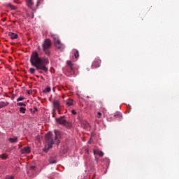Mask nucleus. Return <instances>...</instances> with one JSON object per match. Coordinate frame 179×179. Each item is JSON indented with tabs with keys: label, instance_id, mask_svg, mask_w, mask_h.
<instances>
[{
	"label": "nucleus",
	"instance_id": "obj_1",
	"mask_svg": "<svg viewBox=\"0 0 179 179\" xmlns=\"http://www.w3.org/2000/svg\"><path fill=\"white\" fill-rule=\"evenodd\" d=\"M31 65L36 67V71L39 73H43V72H48V68L45 66L50 64V60L48 58L40 57L37 52H33L30 57Z\"/></svg>",
	"mask_w": 179,
	"mask_h": 179
},
{
	"label": "nucleus",
	"instance_id": "obj_2",
	"mask_svg": "<svg viewBox=\"0 0 179 179\" xmlns=\"http://www.w3.org/2000/svg\"><path fill=\"white\" fill-rule=\"evenodd\" d=\"M55 134H52L50 131H49L48 134L45 136V145L43 148V152H45L47 153L51 148H52L53 145H59L60 141L59 138L62 136L61 131L55 129L54 130Z\"/></svg>",
	"mask_w": 179,
	"mask_h": 179
},
{
	"label": "nucleus",
	"instance_id": "obj_3",
	"mask_svg": "<svg viewBox=\"0 0 179 179\" xmlns=\"http://www.w3.org/2000/svg\"><path fill=\"white\" fill-rule=\"evenodd\" d=\"M52 45V43H51V40H50L49 38L45 39L42 44L43 51L46 55H48V57H50V55H51V51H50V50H51Z\"/></svg>",
	"mask_w": 179,
	"mask_h": 179
},
{
	"label": "nucleus",
	"instance_id": "obj_4",
	"mask_svg": "<svg viewBox=\"0 0 179 179\" xmlns=\"http://www.w3.org/2000/svg\"><path fill=\"white\" fill-rule=\"evenodd\" d=\"M50 36L55 41V45L56 48L57 50H60V51H62L64 48H65V45L61 43V41L59 40V37L58 36V35L51 33Z\"/></svg>",
	"mask_w": 179,
	"mask_h": 179
},
{
	"label": "nucleus",
	"instance_id": "obj_5",
	"mask_svg": "<svg viewBox=\"0 0 179 179\" xmlns=\"http://www.w3.org/2000/svg\"><path fill=\"white\" fill-rule=\"evenodd\" d=\"M56 122L59 124L60 125H63V127H65L66 128H71L72 127V124L71 122L66 121L65 120V116H62L60 117H57L55 119Z\"/></svg>",
	"mask_w": 179,
	"mask_h": 179
},
{
	"label": "nucleus",
	"instance_id": "obj_6",
	"mask_svg": "<svg viewBox=\"0 0 179 179\" xmlns=\"http://www.w3.org/2000/svg\"><path fill=\"white\" fill-rule=\"evenodd\" d=\"M67 72H69L72 76H75V70L73 69V64L71 61L67 62Z\"/></svg>",
	"mask_w": 179,
	"mask_h": 179
},
{
	"label": "nucleus",
	"instance_id": "obj_7",
	"mask_svg": "<svg viewBox=\"0 0 179 179\" xmlns=\"http://www.w3.org/2000/svg\"><path fill=\"white\" fill-rule=\"evenodd\" d=\"M31 152V148L30 146H27L21 149V153L22 155H27Z\"/></svg>",
	"mask_w": 179,
	"mask_h": 179
},
{
	"label": "nucleus",
	"instance_id": "obj_8",
	"mask_svg": "<svg viewBox=\"0 0 179 179\" xmlns=\"http://www.w3.org/2000/svg\"><path fill=\"white\" fill-rule=\"evenodd\" d=\"M101 64V60L99 59H95L92 64V68H99L100 65Z\"/></svg>",
	"mask_w": 179,
	"mask_h": 179
},
{
	"label": "nucleus",
	"instance_id": "obj_9",
	"mask_svg": "<svg viewBox=\"0 0 179 179\" xmlns=\"http://www.w3.org/2000/svg\"><path fill=\"white\" fill-rule=\"evenodd\" d=\"M52 104L54 106V108L57 110H59V108L61 107V103L59 101L55 99L52 102Z\"/></svg>",
	"mask_w": 179,
	"mask_h": 179
},
{
	"label": "nucleus",
	"instance_id": "obj_10",
	"mask_svg": "<svg viewBox=\"0 0 179 179\" xmlns=\"http://www.w3.org/2000/svg\"><path fill=\"white\" fill-rule=\"evenodd\" d=\"M8 36H9L10 38H11V40H16V38H17V37H19L17 34H15L13 32H9Z\"/></svg>",
	"mask_w": 179,
	"mask_h": 179
},
{
	"label": "nucleus",
	"instance_id": "obj_11",
	"mask_svg": "<svg viewBox=\"0 0 179 179\" xmlns=\"http://www.w3.org/2000/svg\"><path fill=\"white\" fill-rule=\"evenodd\" d=\"M7 106H9V102L0 101V110H1V108H3V107H6Z\"/></svg>",
	"mask_w": 179,
	"mask_h": 179
},
{
	"label": "nucleus",
	"instance_id": "obj_12",
	"mask_svg": "<svg viewBox=\"0 0 179 179\" xmlns=\"http://www.w3.org/2000/svg\"><path fill=\"white\" fill-rule=\"evenodd\" d=\"M8 156H9V154L3 153V154L0 155V159H1V160H6V159H8Z\"/></svg>",
	"mask_w": 179,
	"mask_h": 179
},
{
	"label": "nucleus",
	"instance_id": "obj_13",
	"mask_svg": "<svg viewBox=\"0 0 179 179\" xmlns=\"http://www.w3.org/2000/svg\"><path fill=\"white\" fill-rule=\"evenodd\" d=\"M66 106H69V107H71V106H73V99L71 98L67 99Z\"/></svg>",
	"mask_w": 179,
	"mask_h": 179
},
{
	"label": "nucleus",
	"instance_id": "obj_14",
	"mask_svg": "<svg viewBox=\"0 0 179 179\" xmlns=\"http://www.w3.org/2000/svg\"><path fill=\"white\" fill-rule=\"evenodd\" d=\"M8 141L10 143H16L17 142V137L9 138Z\"/></svg>",
	"mask_w": 179,
	"mask_h": 179
},
{
	"label": "nucleus",
	"instance_id": "obj_15",
	"mask_svg": "<svg viewBox=\"0 0 179 179\" xmlns=\"http://www.w3.org/2000/svg\"><path fill=\"white\" fill-rule=\"evenodd\" d=\"M26 3L29 8H31V6H33V5H34L33 0H27Z\"/></svg>",
	"mask_w": 179,
	"mask_h": 179
},
{
	"label": "nucleus",
	"instance_id": "obj_16",
	"mask_svg": "<svg viewBox=\"0 0 179 179\" xmlns=\"http://www.w3.org/2000/svg\"><path fill=\"white\" fill-rule=\"evenodd\" d=\"M73 51L75 58L78 59V58H79V51L76 49H74Z\"/></svg>",
	"mask_w": 179,
	"mask_h": 179
},
{
	"label": "nucleus",
	"instance_id": "obj_17",
	"mask_svg": "<svg viewBox=\"0 0 179 179\" xmlns=\"http://www.w3.org/2000/svg\"><path fill=\"white\" fill-rule=\"evenodd\" d=\"M6 6L8 8H10V9H12L13 10H16V7L15 6L12 5V3H7Z\"/></svg>",
	"mask_w": 179,
	"mask_h": 179
},
{
	"label": "nucleus",
	"instance_id": "obj_18",
	"mask_svg": "<svg viewBox=\"0 0 179 179\" xmlns=\"http://www.w3.org/2000/svg\"><path fill=\"white\" fill-rule=\"evenodd\" d=\"M50 92H51V87H50V86H47V87H45L43 91V93H50Z\"/></svg>",
	"mask_w": 179,
	"mask_h": 179
},
{
	"label": "nucleus",
	"instance_id": "obj_19",
	"mask_svg": "<svg viewBox=\"0 0 179 179\" xmlns=\"http://www.w3.org/2000/svg\"><path fill=\"white\" fill-rule=\"evenodd\" d=\"M115 118H116V120H120L121 118H122V115L120 114V113H117L114 115Z\"/></svg>",
	"mask_w": 179,
	"mask_h": 179
},
{
	"label": "nucleus",
	"instance_id": "obj_20",
	"mask_svg": "<svg viewBox=\"0 0 179 179\" xmlns=\"http://www.w3.org/2000/svg\"><path fill=\"white\" fill-rule=\"evenodd\" d=\"M20 113H22V114H26V108H24V107H20Z\"/></svg>",
	"mask_w": 179,
	"mask_h": 179
},
{
	"label": "nucleus",
	"instance_id": "obj_21",
	"mask_svg": "<svg viewBox=\"0 0 179 179\" xmlns=\"http://www.w3.org/2000/svg\"><path fill=\"white\" fill-rule=\"evenodd\" d=\"M17 106H19L20 107H26V103L23 102H18L17 103Z\"/></svg>",
	"mask_w": 179,
	"mask_h": 179
},
{
	"label": "nucleus",
	"instance_id": "obj_22",
	"mask_svg": "<svg viewBox=\"0 0 179 179\" xmlns=\"http://www.w3.org/2000/svg\"><path fill=\"white\" fill-rule=\"evenodd\" d=\"M29 73L33 75V73H34V72H36V69L34 68H30L29 70Z\"/></svg>",
	"mask_w": 179,
	"mask_h": 179
},
{
	"label": "nucleus",
	"instance_id": "obj_23",
	"mask_svg": "<svg viewBox=\"0 0 179 179\" xmlns=\"http://www.w3.org/2000/svg\"><path fill=\"white\" fill-rule=\"evenodd\" d=\"M97 153L99 156H100V157H103V156H104V152H103L102 151H98Z\"/></svg>",
	"mask_w": 179,
	"mask_h": 179
},
{
	"label": "nucleus",
	"instance_id": "obj_24",
	"mask_svg": "<svg viewBox=\"0 0 179 179\" xmlns=\"http://www.w3.org/2000/svg\"><path fill=\"white\" fill-rule=\"evenodd\" d=\"M50 164H55V163H57V160L50 159Z\"/></svg>",
	"mask_w": 179,
	"mask_h": 179
},
{
	"label": "nucleus",
	"instance_id": "obj_25",
	"mask_svg": "<svg viewBox=\"0 0 179 179\" xmlns=\"http://www.w3.org/2000/svg\"><path fill=\"white\" fill-rule=\"evenodd\" d=\"M24 100V96H20L17 99V101H23Z\"/></svg>",
	"mask_w": 179,
	"mask_h": 179
},
{
	"label": "nucleus",
	"instance_id": "obj_26",
	"mask_svg": "<svg viewBox=\"0 0 179 179\" xmlns=\"http://www.w3.org/2000/svg\"><path fill=\"white\" fill-rule=\"evenodd\" d=\"M27 93H28V94L31 95V94H33V90H29L27 91Z\"/></svg>",
	"mask_w": 179,
	"mask_h": 179
},
{
	"label": "nucleus",
	"instance_id": "obj_27",
	"mask_svg": "<svg viewBox=\"0 0 179 179\" xmlns=\"http://www.w3.org/2000/svg\"><path fill=\"white\" fill-rule=\"evenodd\" d=\"M101 113L99 112L97 113V118H101Z\"/></svg>",
	"mask_w": 179,
	"mask_h": 179
},
{
	"label": "nucleus",
	"instance_id": "obj_28",
	"mask_svg": "<svg viewBox=\"0 0 179 179\" xmlns=\"http://www.w3.org/2000/svg\"><path fill=\"white\" fill-rule=\"evenodd\" d=\"M71 113L73 115H76V111L75 110H71Z\"/></svg>",
	"mask_w": 179,
	"mask_h": 179
},
{
	"label": "nucleus",
	"instance_id": "obj_29",
	"mask_svg": "<svg viewBox=\"0 0 179 179\" xmlns=\"http://www.w3.org/2000/svg\"><path fill=\"white\" fill-rule=\"evenodd\" d=\"M85 127H86V128H89L90 127V125L89 124L88 122H86L85 123Z\"/></svg>",
	"mask_w": 179,
	"mask_h": 179
},
{
	"label": "nucleus",
	"instance_id": "obj_30",
	"mask_svg": "<svg viewBox=\"0 0 179 179\" xmlns=\"http://www.w3.org/2000/svg\"><path fill=\"white\" fill-rule=\"evenodd\" d=\"M34 169H36L35 166H31V170H34Z\"/></svg>",
	"mask_w": 179,
	"mask_h": 179
},
{
	"label": "nucleus",
	"instance_id": "obj_31",
	"mask_svg": "<svg viewBox=\"0 0 179 179\" xmlns=\"http://www.w3.org/2000/svg\"><path fill=\"white\" fill-rule=\"evenodd\" d=\"M36 111H38V110L37 109V108H34V113H36Z\"/></svg>",
	"mask_w": 179,
	"mask_h": 179
},
{
	"label": "nucleus",
	"instance_id": "obj_32",
	"mask_svg": "<svg viewBox=\"0 0 179 179\" xmlns=\"http://www.w3.org/2000/svg\"><path fill=\"white\" fill-rule=\"evenodd\" d=\"M8 179H15L13 176H10Z\"/></svg>",
	"mask_w": 179,
	"mask_h": 179
},
{
	"label": "nucleus",
	"instance_id": "obj_33",
	"mask_svg": "<svg viewBox=\"0 0 179 179\" xmlns=\"http://www.w3.org/2000/svg\"><path fill=\"white\" fill-rule=\"evenodd\" d=\"M57 110H58L59 114H61V109L59 108V109H57Z\"/></svg>",
	"mask_w": 179,
	"mask_h": 179
},
{
	"label": "nucleus",
	"instance_id": "obj_34",
	"mask_svg": "<svg viewBox=\"0 0 179 179\" xmlns=\"http://www.w3.org/2000/svg\"><path fill=\"white\" fill-rule=\"evenodd\" d=\"M94 155H96V150H94Z\"/></svg>",
	"mask_w": 179,
	"mask_h": 179
},
{
	"label": "nucleus",
	"instance_id": "obj_35",
	"mask_svg": "<svg viewBox=\"0 0 179 179\" xmlns=\"http://www.w3.org/2000/svg\"><path fill=\"white\" fill-rule=\"evenodd\" d=\"M37 76V78H40L38 76Z\"/></svg>",
	"mask_w": 179,
	"mask_h": 179
},
{
	"label": "nucleus",
	"instance_id": "obj_36",
	"mask_svg": "<svg viewBox=\"0 0 179 179\" xmlns=\"http://www.w3.org/2000/svg\"><path fill=\"white\" fill-rule=\"evenodd\" d=\"M38 1H43V0H38Z\"/></svg>",
	"mask_w": 179,
	"mask_h": 179
}]
</instances>
